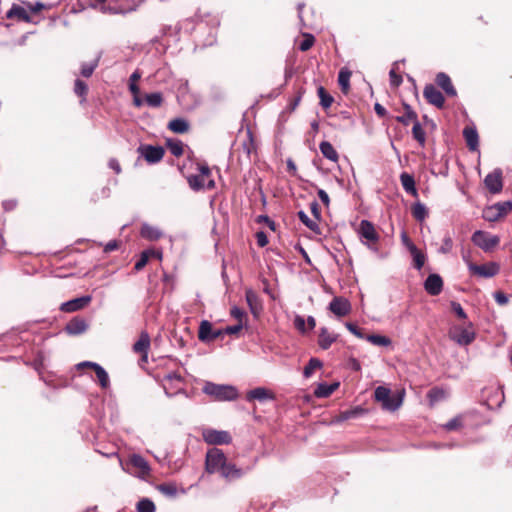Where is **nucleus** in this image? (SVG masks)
Segmentation results:
<instances>
[{
    "instance_id": "obj_21",
    "label": "nucleus",
    "mask_w": 512,
    "mask_h": 512,
    "mask_svg": "<svg viewBox=\"0 0 512 512\" xmlns=\"http://www.w3.org/2000/svg\"><path fill=\"white\" fill-rule=\"evenodd\" d=\"M130 465L136 469V473L139 477H146L150 474V467L148 462L138 454H133L129 459Z\"/></svg>"
},
{
    "instance_id": "obj_4",
    "label": "nucleus",
    "mask_w": 512,
    "mask_h": 512,
    "mask_svg": "<svg viewBox=\"0 0 512 512\" xmlns=\"http://www.w3.org/2000/svg\"><path fill=\"white\" fill-rule=\"evenodd\" d=\"M227 461L228 459L221 449L211 448L206 452L205 471L208 474H219Z\"/></svg>"
},
{
    "instance_id": "obj_28",
    "label": "nucleus",
    "mask_w": 512,
    "mask_h": 512,
    "mask_svg": "<svg viewBox=\"0 0 512 512\" xmlns=\"http://www.w3.org/2000/svg\"><path fill=\"white\" fill-rule=\"evenodd\" d=\"M400 181H401L403 189L408 194L412 195L413 197H417L418 196V192H417V189H416V186H415V180H414L413 175H411L409 173H406V172H403L400 175Z\"/></svg>"
},
{
    "instance_id": "obj_44",
    "label": "nucleus",
    "mask_w": 512,
    "mask_h": 512,
    "mask_svg": "<svg viewBox=\"0 0 512 512\" xmlns=\"http://www.w3.org/2000/svg\"><path fill=\"white\" fill-rule=\"evenodd\" d=\"M155 504L148 498H142L136 505L137 512H155Z\"/></svg>"
},
{
    "instance_id": "obj_51",
    "label": "nucleus",
    "mask_w": 512,
    "mask_h": 512,
    "mask_svg": "<svg viewBox=\"0 0 512 512\" xmlns=\"http://www.w3.org/2000/svg\"><path fill=\"white\" fill-rule=\"evenodd\" d=\"M314 42H315V38L313 35L305 34L304 39L302 40V42L299 45V49L303 52L308 51L314 45Z\"/></svg>"
},
{
    "instance_id": "obj_45",
    "label": "nucleus",
    "mask_w": 512,
    "mask_h": 512,
    "mask_svg": "<svg viewBox=\"0 0 512 512\" xmlns=\"http://www.w3.org/2000/svg\"><path fill=\"white\" fill-rule=\"evenodd\" d=\"M145 101L150 107H160L163 103V96L159 92L150 93L145 96Z\"/></svg>"
},
{
    "instance_id": "obj_9",
    "label": "nucleus",
    "mask_w": 512,
    "mask_h": 512,
    "mask_svg": "<svg viewBox=\"0 0 512 512\" xmlns=\"http://www.w3.org/2000/svg\"><path fill=\"white\" fill-rule=\"evenodd\" d=\"M224 337L222 329H215L211 322L202 320L199 325L198 339L203 343H211Z\"/></svg>"
},
{
    "instance_id": "obj_23",
    "label": "nucleus",
    "mask_w": 512,
    "mask_h": 512,
    "mask_svg": "<svg viewBox=\"0 0 512 512\" xmlns=\"http://www.w3.org/2000/svg\"><path fill=\"white\" fill-rule=\"evenodd\" d=\"M88 328L86 321L79 317H74L65 326V331L69 335H79L84 333Z\"/></svg>"
},
{
    "instance_id": "obj_49",
    "label": "nucleus",
    "mask_w": 512,
    "mask_h": 512,
    "mask_svg": "<svg viewBox=\"0 0 512 512\" xmlns=\"http://www.w3.org/2000/svg\"><path fill=\"white\" fill-rule=\"evenodd\" d=\"M158 491H160L162 494L174 497L177 493V487L173 483H162L157 486Z\"/></svg>"
},
{
    "instance_id": "obj_25",
    "label": "nucleus",
    "mask_w": 512,
    "mask_h": 512,
    "mask_svg": "<svg viewBox=\"0 0 512 512\" xmlns=\"http://www.w3.org/2000/svg\"><path fill=\"white\" fill-rule=\"evenodd\" d=\"M6 18L8 19H17L18 21L30 23L31 17L28 13V11L23 8L22 6L14 4L10 10L6 13Z\"/></svg>"
},
{
    "instance_id": "obj_61",
    "label": "nucleus",
    "mask_w": 512,
    "mask_h": 512,
    "mask_svg": "<svg viewBox=\"0 0 512 512\" xmlns=\"http://www.w3.org/2000/svg\"><path fill=\"white\" fill-rule=\"evenodd\" d=\"M494 299L499 305H506L509 301L507 295L501 291H497L494 294Z\"/></svg>"
},
{
    "instance_id": "obj_26",
    "label": "nucleus",
    "mask_w": 512,
    "mask_h": 512,
    "mask_svg": "<svg viewBox=\"0 0 512 512\" xmlns=\"http://www.w3.org/2000/svg\"><path fill=\"white\" fill-rule=\"evenodd\" d=\"M463 136L469 150L476 151L479 146V136L477 130L474 127L467 126L463 130Z\"/></svg>"
},
{
    "instance_id": "obj_15",
    "label": "nucleus",
    "mask_w": 512,
    "mask_h": 512,
    "mask_svg": "<svg viewBox=\"0 0 512 512\" xmlns=\"http://www.w3.org/2000/svg\"><path fill=\"white\" fill-rule=\"evenodd\" d=\"M90 368L94 370L97 380L102 388H107L110 384L109 376L107 372L104 370L103 367H101L99 364L95 362L85 361L80 364H78V368Z\"/></svg>"
},
{
    "instance_id": "obj_64",
    "label": "nucleus",
    "mask_w": 512,
    "mask_h": 512,
    "mask_svg": "<svg viewBox=\"0 0 512 512\" xmlns=\"http://www.w3.org/2000/svg\"><path fill=\"white\" fill-rule=\"evenodd\" d=\"M231 315L241 322L242 318L245 316V312L238 307H233L231 309Z\"/></svg>"
},
{
    "instance_id": "obj_24",
    "label": "nucleus",
    "mask_w": 512,
    "mask_h": 512,
    "mask_svg": "<svg viewBox=\"0 0 512 512\" xmlns=\"http://www.w3.org/2000/svg\"><path fill=\"white\" fill-rule=\"evenodd\" d=\"M245 296H246V301L250 308L251 313L255 317H258L263 309L259 296L257 295L256 292H254L251 289L246 290Z\"/></svg>"
},
{
    "instance_id": "obj_33",
    "label": "nucleus",
    "mask_w": 512,
    "mask_h": 512,
    "mask_svg": "<svg viewBox=\"0 0 512 512\" xmlns=\"http://www.w3.org/2000/svg\"><path fill=\"white\" fill-rule=\"evenodd\" d=\"M319 149L322 155L333 162H337L339 159L338 152L335 150L333 145L328 141H322L319 145Z\"/></svg>"
},
{
    "instance_id": "obj_55",
    "label": "nucleus",
    "mask_w": 512,
    "mask_h": 512,
    "mask_svg": "<svg viewBox=\"0 0 512 512\" xmlns=\"http://www.w3.org/2000/svg\"><path fill=\"white\" fill-rule=\"evenodd\" d=\"M298 218L301 220L303 224H305L311 230H314L317 227L316 222L312 221L305 212L299 211Z\"/></svg>"
},
{
    "instance_id": "obj_27",
    "label": "nucleus",
    "mask_w": 512,
    "mask_h": 512,
    "mask_svg": "<svg viewBox=\"0 0 512 512\" xmlns=\"http://www.w3.org/2000/svg\"><path fill=\"white\" fill-rule=\"evenodd\" d=\"M246 398L248 401H252V400L264 401L267 399H274V395L270 390L263 388V387H258L253 390H250L247 393Z\"/></svg>"
},
{
    "instance_id": "obj_50",
    "label": "nucleus",
    "mask_w": 512,
    "mask_h": 512,
    "mask_svg": "<svg viewBox=\"0 0 512 512\" xmlns=\"http://www.w3.org/2000/svg\"><path fill=\"white\" fill-rule=\"evenodd\" d=\"M494 208L500 212V215L504 217L506 214H508L512 210V202L505 201V202H498L493 205Z\"/></svg>"
},
{
    "instance_id": "obj_59",
    "label": "nucleus",
    "mask_w": 512,
    "mask_h": 512,
    "mask_svg": "<svg viewBox=\"0 0 512 512\" xmlns=\"http://www.w3.org/2000/svg\"><path fill=\"white\" fill-rule=\"evenodd\" d=\"M364 410L362 408H355L353 410L344 411L341 413V419L342 420H348L350 418H353L359 414H361Z\"/></svg>"
},
{
    "instance_id": "obj_56",
    "label": "nucleus",
    "mask_w": 512,
    "mask_h": 512,
    "mask_svg": "<svg viewBox=\"0 0 512 512\" xmlns=\"http://www.w3.org/2000/svg\"><path fill=\"white\" fill-rule=\"evenodd\" d=\"M346 328L356 337L365 339L366 336L364 335L363 329L359 328L357 325L348 322L346 323Z\"/></svg>"
},
{
    "instance_id": "obj_38",
    "label": "nucleus",
    "mask_w": 512,
    "mask_h": 512,
    "mask_svg": "<svg viewBox=\"0 0 512 512\" xmlns=\"http://www.w3.org/2000/svg\"><path fill=\"white\" fill-rule=\"evenodd\" d=\"M412 135L421 146L425 145L426 134L418 120L413 123Z\"/></svg>"
},
{
    "instance_id": "obj_8",
    "label": "nucleus",
    "mask_w": 512,
    "mask_h": 512,
    "mask_svg": "<svg viewBox=\"0 0 512 512\" xmlns=\"http://www.w3.org/2000/svg\"><path fill=\"white\" fill-rule=\"evenodd\" d=\"M202 438L209 445H228L232 436L228 431L206 428L202 430Z\"/></svg>"
},
{
    "instance_id": "obj_53",
    "label": "nucleus",
    "mask_w": 512,
    "mask_h": 512,
    "mask_svg": "<svg viewBox=\"0 0 512 512\" xmlns=\"http://www.w3.org/2000/svg\"><path fill=\"white\" fill-rule=\"evenodd\" d=\"M451 310L453 313H455V315L461 319V320H466L467 319V314L466 312L464 311V309L462 308L461 304L458 303V302H455V301H452L451 304Z\"/></svg>"
},
{
    "instance_id": "obj_31",
    "label": "nucleus",
    "mask_w": 512,
    "mask_h": 512,
    "mask_svg": "<svg viewBox=\"0 0 512 512\" xmlns=\"http://www.w3.org/2000/svg\"><path fill=\"white\" fill-rule=\"evenodd\" d=\"M336 338V335L331 334L328 329L324 327L320 330L318 344L322 349L327 350L336 341Z\"/></svg>"
},
{
    "instance_id": "obj_14",
    "label": "nucleus",
    "mask_w": 512,
    "mask_h": 512,
    "mask_svg": "<svg viewBox=\"0 0 512 512\" xmlns=\"http://www.w3.org/2000/svg\"><path fill=\"white\" fill-rule=\"evenodd\" d=\"M484 183L490 193H500L503 188L502 171L500 169H496L493 172L489 173L485 177Z\"/></svg>"
},
{
    "instance_id": "obj_57",
    "label": "nucleus",
    "mask_w": 512,
    "mask_h": 512,
    "mask_svg": "<svg viewBox=\"0 0 512 512\" xmlns=\"http://www.w3.org/2000/svg\"><path fill=\"white\" fill-rule=\"evenodd\" d=\"M452 248H453V240L449 235H447L443 239V244L440 248V252L443 254H446V253L451 252Z\"/></svg>"
},
{
    "instance_id": "obj_6",
    "label": "nucleus",
    "mask_w": 512,
    "mask_h": 512,
    "mask_svg": "<svg viewBox=\"0 0 512 512\" xmlns=\"http://www.w3.org/2000/svg\"><path fill=\"white\" fill-rule=\"evenodd\" d=\"M463 259L466 262L470 273L478 277L490 278L497 275L500 270L499 265L495 262L477 265L473 263L465 254H463Z\"/></svg>"
},
{
    "instance_id": "obj_5",
    "label": "nucleus",
    "mask_w": 512,
    "mask_h": 512,
    "mask_svg": "<svg viewBox=\"0 0 512 512\" xmlns=\"http://www.w3.org/2000/svg\"><path fill=\"white\" fill-rule=\"evenodd\" d=\"M374 397L375 401L381 403L382 408L388 411L397 410L402 403L400 397L392 395L391 390L384 386H379L375 389Z\"/></svg>"
},
{
    "instance_id": "obj_37",
    "label": "nucleus",
    "mask_w": 512,
    "mask_h": 512,
    "mask_svg": "<svg viewBox=\"0 0 512 512\" xmlns=\"http://www.w3.org/2000/svg\"><path fill=\"white\" fill-rule=\"evenodd\" d=\"M427 398L431 406L445 398V391L439 387L431 388L427 393Z\"/></svg>"
},
{
    "instance_id": "obj_10",
    "label": "nucleus",
    "mask_w": 512,
    "mask_h": 512,
    "mask_svg": "<svg viewBox=\"0 0 512 512\" xmlns=\"http://www.w3.org/2000/svg\"><path fill=\"white\" fill-rule=\"evenodd\" d=\"M151 339L146 331H142L138 340L133 344L132 350L140 355L139 365L144 367L148 363V352L150 349Z\"/></svg>"
},
{
    "instance_id": "obj_36",
    "label": "nucleus",
    "mask_w": 512,
    "mask_h": 512,
    "mask_svg": "<svg viewBox=\"0 0 512 512\" xmlns=\"http://www.w3.org/2000/svg\"><path fill=\"white\" fill-rule=\"evenodd\" d=\"M464 420L465 416L463 414H459L444 424L443 427L447 431H458L464 427Z\"/></svg>"
},
{
    "instance_id": "obj_20",
    "label": "nucleus",
    "mask_w": 512,
    "mask_h": 512,
    "mask_svg": "<svg viewBox=\"0 0 512 512\" xmlns=\"http://www.w3.org/2000/svg\"><path fill=\"white\" fill-rule=\"evenodd\" d=\"M403 241L405 243V245L407 246L408 250L410 251L412 257H413V262H414V267L418 270H420L424 264H425V260H426V256L423 252H421L410 240L409 238L404 235L403 236Z\"/></svg>"
},
{
    "instance_id": "obj_46",
    "label": "nucleus",
    "mask_w": 512,
    "mask_h": 512,
    "mask_svg": "<svg viewBox=\"0 0 512 512\" xmlns=\"http://www.w3.org/2000/svg\"><path fill=\"white\" fill-rule=\"evenodd\" d=\"M483 218L486 220V221H489V222H496L498 220H500L502 218V216L500 215V212H498L494 206H489V207H486L484 210H483Z\"/></svg>"
},
{
    "instance_id": "obj_1",
    "label": "nucleus",
    "mask_w": 512,
    "mask_h": 512,
    "mask_svg": "<svg viewBox=\"0 0 512 512\" xmlns=\"http://www.w3.org/2000/svg\"><path fill=\"white\" fill-rule=\"evenodd\" d=\"M449 338L460 346L470 345L476 338L473 324L467 321L464 325H454L448 332Z\"/></svg>"
},
{
    "instance_id": "obj_54",
    "label": "nucleus",
    "mask_w": 512,
    "mask_h": 512,
    "mask_svg": "<svg viewBox=\"0 0 512 512\" xmlns=\"http://www.w3.org/2000/svg\"><path fill=\"white\" fill-rule=\"evenodd\" d=\"M243 147L248 155L256 151V144L250 131H248V140L243 143Z\"/></svg>"
},
{
    "instance_id": "obj_32",
    "label": "nucleus",
    "mask_w": 512,
    "mask_h": 512,
    "mask_svg": "<svg viewBox=\"0 0 512 512\" xmlns=\"http://www.w3.org/2000/svg\"><path fill=\"white\" fill-rule=\"evenodd\" d=\"M168 128L174 133L184 134L189 131L190 125L183 118H175L168 123Z\"/></svg>"
},
{
    "instance_id": "obj_52",
    "label": "nucleus",
    "mask_w": 512,
    "mask_h": 512,
    "mask_svg": "<svg viewBox=\"0 0 512 512\" xmlns=\"http://www.w3.org/2000/svg\"><path fill=\"white\" fill-rule=\"evenodd\" d=\"M97 66L98 61H94L93 63H84L81 67V75L86 78L90 77Z\"/></svg>"
},
{
    "instance_id": "obj_16",
    "label": "nucleus",
    "mask_w": 512,
    "mask_h": 512,
    "mask_svg": "<svg viewBox=\"0 0 512 512\" xmlns=\"http://www.w3.org/2000/svg\"><path fill=\"white\" fill-rule=\"evenodd\" d=\"M443 279L438 274H430L425 282L424 289L431 296L439 295L443 290Z\"/></svg>"
},
{
    "instance_id": "obj_34",
    "label": "nucleus",
    "mask_w": 512,
    "mask_h": 512,
    "mask_svg": "<svg viewBox=\"0 0 512 512\" xmlns=\"http://www.w3.org/2000/svg\"><path fill=\"white\" fill-rule=\"evenodd\" d=\"M351 75H352L351 71L348 70L347 68H342L339 71L338 83L340 85L341 91L344 94H347L349 89H350V78H351Z\"/></svg>"
},
{
    "instance_id": "obj_7",
    "label": "nucleus",
    "mask_w": 512,
    "mask_h": 512,
    "mask_svg": "<svg viewBox=\"0 0 512 512\" xmlns=\"http://www.w3.org/2000/svg\"><path fill=\"white\" fill-rule=\"evenodd\" d=\"M471 241L485 252L492 251L500 243V238L488 232L477 230L473 233Z\"/></svg>"
},
{
    "instance_id": "obj_48",
    "label": "nucleus",
    "mask_w": 512,
    "mask_h": 512,
    "mask_svg": "<svg viewBox=\"0 0 512 512\" xmlns=\"http://www.w3.org/2000/svg\"><path fill=\"white\" fill-rule=\"evenodd\" d=\"M167 146L170 152L176 157L181 156L184 152L183 143L180 140H169Z\"/></svg>"
},
{
    "instance_id": "obj_3",
    "label": "nucleus",
    "mask_w": 512,
    "mask_h": 512,
    "mask_svg": "<svg viewBox=\"0 0 512 512\" xmlns=\"http://www.w3.org/2000/svg\"><path fill=\"white\" fill-rule=\"evenodd\" d=\"M203 392L217 401H231L237 398V390L230 385H219L207 382L203 387Z\"/></svg>"
},
{
    "instance_id": "obj_58",
    "label": "nucleus",
    "mask_w": 512,
    "mask_h": 512,
    "mask_svg": "<svg viewBox=\"0 0 512 512\" xmlns=\"http://www.w3.org/2000/svg\"><path fill=\"white\" fill-rule=\"evenodd\" d=\"M389 77H390V83L394 87H399L403 81L401 75L397 74L394 69H392L389 72Z\"/></svg>"
},
{
    "instance_id": "obj_63",
    "label": "nucleus",
    "mask_w": 512,
    "mask_h": 512,
    "mask_svg": "<svg viewBox=\"0 0 512 512\" xmlns=\"http://www.w3.org/2000/svg\"><path fill=\"white\" fill-rule=\"evenodd\" d=\"M108 166L116 173L120 174L122 169L117 159L111 158L108 162Z\"/></svg>"
},
{
    "instance_id": "obj_39",
    "label": "nucleus",
    "mask_w": 512,
    "mask_h": 512,
    "mask_svg": "<svg viewBox=\"0 0 512 512\" xmlns=\"http://www.w3.org/2000/svg\"><path fill=\"white\" fill-rule=\"evenodd\" d=\"M317 93L320 98V105L324 109H328L332 105L334 98L326 91L323 86L318 87Z\"/></svg>"
},
{
    "instance_id": "obj_29",
    "label": "nucleus",
    "mask_w": 512,
    "mask_h": 512,
    "mask_svg": "<svg viewBox=\"0 0 512 512\" xmlns=\"http://www.w3.org/2000/svg\"><path fill=\"white\" fill-rule=\"evenodd\" d=\"M339 387L338 382H334L331 384L326 383H320L314 390V395L317 398H327L329 397L334 391H336Z\"/></svg>"
},
{
    "instance_id": "obj_35",
    "label": "nucleus",
    "mask_w": 512,
    "mask_h": 512,
    "mask_svg": "<svg viewBox=\"0 0 512 512\" xmlns=\"http://www.w3.org/2000/svg\"><path fill=\"white\" fill-rule=\"evenodd\" d=\"M140 235L150 241H156L162 236V233L157 228L145 224L141 227Z\"/></svg>"
},
{
    "instance_id": "obj_40",
    "label": "nucleus",
    "mask_w": 512,
    "mask_h": 512,
    "mask_svg": "<svg viewBox=\"0 0 512 512\" xmlns=\"http://www.w3.org/2000/svg\"><path fill=\"white\" fill-rule=\"evenodd\" d=\"M411 213H412V216L417 221H423L428 215L427 208L425 207V205H423L420 202H417L412 206Z\"/></svg>"
},
{
    "instance_id": "obj_19",
    "label": "nucleus",
    "mask_w": 512,
    "mask_h": 512,
    "mask_svg": "<svg viewBox=\"0 0 512 512\" xmlns=\"http://www.w3.org/2000/svg\"><path fill=\"white\" fill-rule=\"evenodd\" d=\"M226 481H235L242 478L245 474L244 469L239 468L236 464L227 461L223 467V470L219 473Z\"/></svg>"
},
{
    "instance_id": "obj_41",
    "label": "nucleus",
    "mask_w": 512,
    "mask_h": 512,
    "mask_svg": "<svg viewBox=\"0 0 512 512\" xmlns=\"http://www.w3.org/2000/svg\"><path fill=\"white\" fill-rule=\"evenodd\" d=\"M74 92L81 98V102H85L88 94V85L84 81L77 79L74 84Z\"/></svg>"
},
{
    "instance_id": "obj_17",
    "label": "nucleus",
    "mask_w": 512,
    "mask_h": 512,
    "mask_svg": "<svg viewBox=\"0 0 512 512\" xmlns=\"http://www.w3.org/2000/svg\"><path fill=\"white\" fill-rule=\"evenodd\" d=\"M329 309L338 317L346 316L351 311L349 301L343 297H334L329 304Z\"/></svg>"
},
{
    "instance_id": "obj_2",
    "label": "nucleus",
    "mask_w": 512,
    "mask_h": 512,
    "mask_svg": "<svg viewBox=\"0 0 512 512\" xmlns=\"http://www.w3.org/2000/svg\"><path fill=\"white\" fill-rule=\"evenodd\" d=\"M199 174L190 175L187 177L189 187L194 191L201 189L211 190L215 187V182L211 178V170L207 164L198 165Z\"/></svg>"
},
{
    "instance_id": "obj_13",
    "label": "nucleus",
    "mask_w": 512,
    "mask_h": 512,
    "mask_svg": "<svg viewBox=\"0 0 512 512\" xmlns=\"http://www.w3.org/2000/svg\"><path fill=\"white\" fill-rule=\"evenodd\" d=\"M358 232L362 238L366 240V244L371 246L377 244L379 234L374 225L368 220H362L359 225Z\"/></svg>"
},
{
    "instance_id": "obj_62",
    "label": "nucleus",
    "mask_w": 512,
    "mask_h": 512,
    "mask_svg": "<svg viewBox=\"0 0 512 512\" xmlns=\"http://www.w3.org/2000/svg\"><path fill=\"white\" fill-rule=\"evenodd\" d=\"M257 222H258V223H262V222H264V223H266V224L268 225V227H269L270 229H272V230H274V229H275V223H274V221H273V220H271L267 215H260V216H258V218H257Z\"/></svg>"
},
{
    "instance_id": "obj_47",
    "label": "nucleus",
    "mask_w": 512,
    "mask_h": 512,
    "mask_svg": "<svg viewBox=\"0 0 512 512\" xmlns=\"http://www.w3.org/2000/svg\"><path fill=\"white\" fill-rule=\"evenodd\" d=\"M152 252L148 251V250H144L141 254H140V257L139 259L137 260V262L135 263L134 265V270L135 271H141L148 263V261L152 258Z\"/></svg>"
},
{
    "instance_id": "obj_43",
    "label": "nucleus",
    "mask_w": 512,
    "mask_h": 512,
    "mask_svg": "<svg viewBox=\"0 0 512 512\" xmlns=\"http://www.w3.org/2000/svg\"><path fill=\"white\" fill-rule=\"evenodd\" d=\"M365 339L376 346H389L391 344V339L383 335L372 334L366 336Z\"/></svg>"
},
{
    "instance_id": "obj_12",
    "label": "nucleus",
    "mask_w": 512,
    "mask_h": 512,
    "mask_svg": "<svg viewBox=\"0 0 512 512\" xmlns=\"http://www.w3.org/2000/svg\"><path fill=\"white\" fill-rule=\"evenodd\" d=\"M423 96L429 104L439 109L444 107L445 97L433 84L424 87Z\"/></svg>"
},
{
    "instance_id": "obj_42",
    "label": "nucleus",
    "mask_w": 512,
    "mask_h": 512,
    "mask_svg": "<svg viewBox=\"0 0 512 512\" xmlns=\"http://www.w3.org/2000/svg\"><path fill=\"white\" fill-rule=\"evenodd\" d=\"M322 367V362L317 358H311L308 364L304 367V377L309 378L312 376L316 369H320Z\"/></svg>"
},
{
    "instance_id": "obj_11",
    "label": "nucleus",
    "mask_w": 512,
    "mask_h": 512,
    "mask_svg": "<svg viewBox=\"0 0 512 512\" xmlns=\"http://www.w3.org/2000/svg\"><path fill=\"white\" fill-rule=\"evenodd\" d=\"M138 152L151 164L160 162L165 154L163 147L153 145H141L138 148Z\"/></svg>"
},
{
    "instance_id": "obj_60",
    "label": "nucleus",
    "mask_w": 512,
    "mask_h": 512,
    "mask_svg": "<svg viewBox=\"0 0 512 512\" xmlns=\"http://www.w3.org/2000/svg\"><path fill=\"white\" fill-rule=\"evenodd\" d=\"M255 237H256V240H257V244L260 247H265L268 244V242H269L266 233L263 232V231H258L255 234Z\"/></svg>"
},
{
    "instance_id": "obj_22",
    "label": "nucleus",
    "mask_w": 512,
    "mask_h": 512,
    "mask_svg": "<svg viewBox=\"0 0 512 512\" xmlns=\"http://www.w3.org/2000/svg\"><path fill=\"white\" fill-rule=\"evenodd\" d=\"M436 84L444 90L447 96L455 97L457 96V91L452 84L451 78L444 72H440L436 75L435 78Z\"/></svg>"
},
{
    "instance_id": "obj_18",
    "label": "nucleus",
    "mask_w": 512,
    "mask_h": 512,
    "mask_svg": "<svg viewBox=\"0 0 512 512\" xmlns=\"http://www.w3.org/2000/svg\"><path fill=\"white\" fill-rule=\"evenodd\" d=\"M92 300L90 295L78 297L63 303L60 307L61 311L71 313L85 308Z\"/></svg>"
},
{
    "instance_id": "obj_30",
    "label": "nucleus",
    "mask_w": 512,
    "mask_h": 512,
    "mask_svg": "<svg viewBox=\"0 0 512 512\" xmlns=\"http://www.w3.org/2000/svg\"><path fill=\"white\" fill-rule=\"evenodd\" d=\"M403 108L405 111L404 115L397 116L395 120L405 126L409 125L410 122H416L418 120L417 113L412 109V107L406 103L403 104Z\"/></svg>"
}]
</instances>
